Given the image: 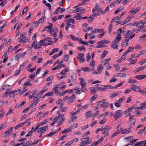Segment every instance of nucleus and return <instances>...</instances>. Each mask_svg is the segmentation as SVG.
I'll return each instance as SVG.
<instances>
[{"label":"nucleus","mask_w":146,"mask_h":146,"mask_svg":"<svg viewBox=\"0 0 146 146\" xmlns=\"http://www.w3.org/2000/svg\"><path fill=\"white\" fill-rule=\"evenodd\" d=\"M82 142L80 144V146H88V145L91 143L92 142L91 139L89 137H87L85 138L81 139Z\"/></svg>","instance_id":"1"},{"label":"nucleus","mask_w":146,"mask_h":146,"mask_svg":"<svg viewBox=\"0 0 146 146\" xmlns=\"http://www.w3.org/2000/svg\"><path fill=\"white\" fill-rule=\"evenodd\" d=\"M111 129L110 127L107 125L103 129V133L104 134V136L106 137L109 135L108 132Z\"/></svg>","instance_id":"2"},{"label":"nucleus","mask_w":146,"mask_h":146,"mask_svg":"<svg viewBox=\"0 0 146 146\" xmlns=\"http://www.w3.org/2000/svg\"><path fill=\"white\" fill-rule=\"evenodd\" d=\"M122 111L121 110H119L117 111L114 114V116L116 119H118L122 115Z\"/></svg>","instance_id":"3"},{"label":"nucleus","mask_w":146,"mask_h":146,"mask_svg":"<svg viewBox=\"0 0 146 146\" xmlns=\"http://www.w3.org/2000/svg\"><path fill=\"white\" fill-rule=\"evenodd\" d=\"M99 84H97L94 87H91L90 88V89L91 90L90 93L92 94H94V93L96 92V90L99 89Z\"/></svg>","instance_id":"4"},{"label":"nucleus","mask_w":146,"mask_h":146,"mask_svg":"<svg viewBox=\"0 0 146 146\" xmlns=\"http://www.w3.org/2000/svg\"><path fill=\"white\" fill-rule=\"evenodd\" d=\"M131 88L136 91L140 92L141 90L140 88L137 86L135 84H133L131 86Z\"/></svg>","instance_id":"5"},{"label":"nucleus","mask_w":146,"mask_h":146,"mask_svg":"<svg viewBox=\"0 0 146 146\" xmlns=\"http://www.w3.org/2000/svg\"><path fill=\"white\" fill-rule=\"evenodd\" d=\"M13 132V131H10L9 129L5 132V133H3L2 134V135L4 137L6 136H8L11 135L12 133Z\"/></svg>","instance_id":"6"},{"label":"nucleus","mask_w":146,"mask_h":146,"mask_svg":"<svg viewBox=\"0 0 146 146\" xmlns=\"http://www.w3.org/2000/svg\"><path fill=\"white\" fill-rule=\"evenodd\" d=\"M129 129H127V128H125L124 129H123L122 128H120V132L122 134H124L125 133L127 134H128L130 132V131L129 130Z\"/></svg>","instance_id":"7"},{"label":"nucleus","mask_w":146,"mask_h":146,"mask_svg":"<svg viewBox=\"0 0 146 146\" xmlns=\"http://www.w3.org/2000/svg\"><path fill=\"white\" fill-rule=\"evenodd\" d=\"M145 141H142L141 142H137L133 146H140L142 145V146H145Z\"/></svg>","instance_id":"8"},{"label":"nucleus","mask_w":146,"mask_h":146,"mask_svg":"<svg viewBox=\"0 0 146 146\" xmlns=\"http://www.w3.org/2000/svg\"><path fill=\"white\" fill-rule=\"evenodd\" d=\"M81 69L84 72L92 71L94 70V68L90 69L89 67H82Z\"/></svg>","instance_id":"9"},{"label":"nucleus","mask_w":146,"mask_h":146,"mask_svg":"<svg viewBox=\"0 0 146 146\" xmlns=\"http://www.w3.org/2000/svg\"><path fill=\"white\" fill-rule=\"evenodd\" d=\"M110 60V58H109L107 59L104 60L102 61V63L104 64V65L105 66H107L110 64L109 62Z\"/></svg>","instance_id":"10"},{"label":"nucleus","mask_w":146,"mask_h":146,"mask_svg":"<svg viewBox=\"0 0 146 146\" xmlns=\"http://www.w3.org/2000/svg\"><path fill=\"white\" fill-rule=\"evenodd\" d=\"M140 7H137L136 9L133 8L130 11L131 13H132V14H135L140 10Z\"/></svg>","instance_id":"11"},{"label":"nucleus","mask_w":146,"mask_h":146,"mask_svg":"<svg viewBox=\"0 0 146 146\" xmlns=\"http://www.w3.org/2000/svg\"><path fill=\"white\" fill-rule=\"evenodd\" d=\"M121 35L120 34H118L117 35V36L113 41L118 43L121 40Z\"/></svg>","instance_id":"12"},{"label":"nucleus","mask_w":146,"mask_h":146,"mask_svg":"<svg viewBox=\"0 0 146 146\" xmlns=\"http://www.w3.org/2000/svg\"><path fill=\"white\" fill-rule=\"evenodd\" d=\"M117 43L118 42L113 41L111 44V46L114 49H117L118 46Z\"/></svg>","instance_id":"13"},{"label":"nucleus","mask_w":146,"mask_h":146,"mask_svg":"<svg viewBox=\"0 0 146 146\" xmlns=\"http://www.w3.org/2000/svg\"><path fill=\"white\" fill-rule=\"evenodd\" d=\"M146 78V75H139L136 76H135V78L139 80H141Z\"/></svg>","instance_id":"14"},{"label":"nucleus","mask_w":146,"mask_h":146,"mask_svg":"<svg viewBox=\"0 0 146 146\" xmlns=\"http://www.w3.org/2000/svg\"><path fill=\"white\" fill-rule=\"evenodd\" d=\"M146 23H143L142 22H139L137 23L136 26L138 27H140L141 28H143L144 27H143V25Z\"/></svg>","instance_id":"15"},{"label":"nucleus","mask_w":146,"mask_h":146,"mask_svg":"<svg viewBox=\"0 0 146 146\" xmlns=\"http://www.w3.org/2000/svg\"><path fill=\"white\" fill-rule=\"evenodd\" d=\"M109 104H110L109 103L106 102L101 104L99 106L101 107H104L105 108H107L109 106Z\"/></svg>","instance_id":"16"},{"label":"nucleus","mask_w":146,"mask_h":146,"mask_svg":"<svg viewBox=\"0 0 146 146\" xmlns=\"http://www.w3.org/2000/svg\"><path fill=\"white\" fill-rule=\"evenodd\" d=\"M146 66V65H145L144 66H141L136 69L135 70V71L136 72H137L142 70H143L145 67Z\"/></svg>","instance_id":"17"},{"label":"nucleus","mask_w":146,"mask_h":146,"mask_svg":"<svg viewBox=\"0 0 146 146\" xmlns=\"http://www.w3.org/2000/svg\"><path fill=\"white\" fill-rule=\"evenodd\" d=\"M46 1L45 0H44L43 1V3L44 4H45L46 6L48 7L49 9L51 10L52 9L51 5L49 3H46Z\"/></svg>","instance_id":"18"},{"label":"nucleus","mask_w":146,"mask_h":146,"mask_svg":"<svg viewBox=\"0 0 146 146\" xmlns=\"http://www.w3.org/2000/svg\"><path fill=\"white\" fill-rule=\"evenodd\" d=\"M25 37H24L22 38H18V40H19V42H22L23 43H25L26 42Z\"/></svg>","instance_id":"19"},{"label":"nucleus","mask_w":146,"mask_h":146,"mask_svg":"<svg viewBox=\"0 0 146 146\" xmlns=\"http://www.w3.org/2000/svg\"><path fill=\"white\" fill-rule=\"evenodd\" d=\"M104 30V29H95L94 30L92 31V33H98V32H101L103 31Z\"/></svg>","instance_id":"20"},{"label":"nucleus","mask_w":146,"mask_h":146,"mask_svg":"<svg viewBox=\"0 0 146 146\" xmlns=\"http://www.w3.org/2000/svg\"><path fill=\"white\" fill-rule=\"evenodd\" d=\"M83 8L80 7L79 8H76L75 10L72 11V12L75 13H77L79 11H81L83 10Z\"/></svg>","instance_id":"21"},{"label":"nucleus","mask_w":146,"mask_h":146,"mask_svg":"<svg viewBox=\"0 0 146 146\" xmlns=\"http://www.w3.org/2000/svg\"><path fill=\"white\" fill-rule=\"evenodd\" d=\"M65 118L64 117L62 118V119L59 121V122L57 126V127H58L60 125H62L63 122L65 121Z\"/></svg>","instance_id":"22"},{"label":"nucleus","mask_w":146,"mask_h":146,"mask_svg":"<svg viewBox=\"0 0 146 146\" xmlns=\"http://www.w3.org/2000/svg\"><path fill=\"white\" fill-rule=\"evenodd\" d=\"M65 21H66L67 22H68L70 23H73V24H74L75 23L74 19L72 18H70L66 20H65Z\"/></svg>","instance_id":"23"},{"label":"nucleus","mask_w":146,"mask_h":146,"mask_svg":"<svg viewBox=\"0 0 146 146\" xmlns=\"http://www.w3.org/2000/svg\"><path fill=\"white\" fill-rule=\"evenodd\" d=\"M37 45V41L35 39L33 42V43L31 45V47L32 48L34 46H35V47Z\"/></svg>","instance_id":"24"},{"label":"nucleus","mask_w":146,"mask_h":146,"mask_svg":"<svg viewBox=\"0 0 146 146\" xmlns=\"http://www.w3.org/2000/svg\"><path fill=\"white\" fill-rule=\"evenodd\" d=\"M95 62L94 61V59H92V61L89 64V65L91 67H94L95 66Z\"/></svg>","instance_id":"25"},{"label":"nucleus","mask_w":146,"mask_h":146,"mask_svg":"<svg viewBox=\"0 0 146 146\" xmlns=\"http://www.w3.org/2000/svg\"><path fill=\"white\" fill-rule=\"evenodd\" d=\"M118 95V93L117 92L115 93H112L110 95V97L111 98H113Z\"/></svg>","instance_id":"26"},{"label":"nucleus","mask_w":146,"mask_h":146,"mask_svg":"<svg viewBox=\"0 0 146 146\" xmlns=\"http://www.w3.org/2000/svg\"><path fill=\"white\" fill-rule=\"evenodd\" d=\"M76 58L81 63L85 61V60L83 59V57H81L78 56H77Z\"/></svg>","instance_id":"27"},{"label":"nucleus","mask_w":146,"mask_h":146,"mask_svg":"<svg viewBox=\"0 0 146 146\" xmlns=\"http://www.w3.org/2000/svg\"><path fill=\"white\" fill-rule=\"evenodd\" d=\"M120 133V131H119V129L117 130L116 131H115V133L113 134L111 136L112 137H113L116 135H117L118 133Z\"/></svg>","instance_id":"28"},{"label":"nucleus","mask_w":146,"mask_h":146,"mask_svg":"<svg viewBox=\"0 0 146 146\" xmlns=\"http://www.w3.org/2000/svg\"><path fill=\"white\" fill-rule=\"evenodd\" d=\"M45 124L43 122H41L38 124L35 128V130H36L38 128H39L40 126H42Z\"/></svg>","instance_id":"29"},{"label":"nucleus","mask_w":146,"mask_h":146,"mask_svg":"<svg viewBox=\"0 0 146 146\" xmlns=\"http://www.w3.org/2000/svg\"><path fill=\"white\" fill-rule=\"evenodd\" d=\"M108 53V52L106 50H104L103 53L102 54L101 56V57L103 58Z\"/></svg>","instance_id":"30"},{"label":"nucleus","mask_w":146,"mask_h":146,"mask_svg":"<svg viewBox=\"0 0 146 146\" xmlns=\"http://www.w3.org/2000/svg\"><path fill=\"white\" fill-rule=\"evenodd\" d=\"M36 130H35V129L34 130H30L29 131L27 134L25 136L26 137H27V136H30V135H31L33 132H35Z\"/></svg>","instance_id":"31"},{"label":"nucleus","mask_w":146,"mask_h":146,"mask_svg":"<svg viewBox=\"0 0 146 146\" xmlns=\"http://www.w3.org/2000/svg\"><path fill=\"white\" fill-rule=\"evenodd\" d=\"M94 19V16H93V15H91L90 16V17H89L88 18V21L89 23L91 22Z\"/></svg>","instance_id":"32"},{"label":"nucleus","mask_w":146,"mask_h":146,"mask_svg":"<svg viewBox=\"0 0 146 146\" xmlns=\"http://www.w3.org/2000/svg\"><path fill=\"white\" fill-rule=\"evenodd\" d=\"M68 71V70L66 68V69L62 70L60 73L62 75H65Z\"/></svg>","instance_id":"33"},{"label":"nucleus","mask_w":146,"mask_h":146,"mask_svg":"<svg viewBox=\"0 0 146 146\" xmlns=\"http://www.w3.org/2000/svg\"><path fill=\"white\" fill-rule=\"evenodd\" d=\"M14 91H12L8 95H9V96L10 97L13 98L16 95V94H15Z\"/></svg>","instance_id":"34"},{"label":"nucleus","mask_w":146,"mask_h":146,"mask_svg":"<svg viewBox=\"0 0 146 146\" xmlns=\"http://www.w3.org/2000/svg\"><path fill=\"white\" fill-rule=\"evenodd\" d=\"M24 124L25 123H22L18 125L16 127H15V129H16L19 128L23 126Z\"/></svg>","instance_id":"35"},{"label":"nucleus","mask_w":146,"mask_h":146,"mask_svg":"<svg viewBox=\"0 0 146 146\" xmlns=\"http://www.w3.org/2000/svg\"><path fill=\"white\" fill-rule=\"evenodd\" d=\"M117 79L114 77H112L110 80V82H116Z\"/></svg>","instance_id":"36"},{"label":"nucleus","mask_w":146,"mask_h":146,"mask_svg":"<svg viewBox=\"0 0 146 146\" xmlns=\"http://www.w3.org/2000/svg\"><path fill=\"white\" fill-rule=\"evenodd\" d=\"M128 83H137L138 82L137 81L134 80H132L131 79H129V80L128 81Z\"/></svg>","instance_id":"37"},{"label":"nucleus","mask_w":146,"mask_h":146,"mask_svg":"<svg viewBox=\"0 0 146 146\" xmlns=\"http://www.w3.org/2000/svg\"><path fill=\"white\" fill-rule=\"evenodd\" d=\"M71 130V128L70 127H69L67 129H66L65 130H64L62 132V134H63L65 133H67L69 131Z\"/></svg>","instance_id":"38"},{"label":"nucleus","mask_w":146,"mask_h":146,"mask_svg":"<svg viewBox=\"0 0 146 146\" xmlns=\"http://www.w3.org/2000/svg\"><path fill=\"white\" fill-rule=\"evenodd\" d=\"M91 56L89 53H88L86 55L87 60L86 61L88 62H89L91 58Z\"/></svg>","instance_id":"39"},{"label":"nucleus","mask_w":146,"mask_h":146,"mask_svg":"<svg viewBox=\"0 0 146 146\" xmlns=\"http://www.w3.org/2000/svg\"><path fill=\"white\" fill-rule=\"evenodd\" d=\"M53 94L54 93L53 92H50L45 94V96H52L53 95Z\"/></svg>","instance_id":"40"},{"label":"nucleus","mask_w":146,"mask_h":146,"mask_svg":"<svg viewBox=\"0 0 146 146\" xmlns=\"http://www.w3.org/2000/svg\"><path fill=\"white\" fill-rule=\"evenodd\" d=\"M145 53V51L144 50L141 51L138 54L137 57H139Z\"/></svg>","instance_id":"41"},{"label":"nucleus","mask_w":146,"mask_h":146,"mask_svg":"<svg viewBox=\"0 0 146 146\" xmlns=\"http://www.w3.org/2000/svg\"><path fill=\"white\" fill-rule=\"evenodd\" d=\"M134 49V47L132 46H129L128 47V49L127 50L129 51V52H132L133 51Z\"/></svg>","instance_id":"42"},{"label":"nucleus","mask_w":146,"mask_h":146,"mask_svg":"<svg viewBox=\"0 0 146 146\" xmlns=\"http://www.w3.org/2000/svg\"><path fill=\"white\" fill-rule=\"evenodd\" d=\"M113 26L111 24H110L109 25V28L108 30L109 31V33H111V31L112 30V29L113 28Z\"/></svg>","instance_id":"43"},{"label":"nucleus","mask_w":146,"mask_h":146,"mask_svg":"<svg viewBox=\"0 0 146 146\" xmlns=\"http://www.w3.org/2000/svg\"><path fill=\"white\" fill-rule=\"evenodd\" d=\"M56 133V132L55 131H52L49 134L47 135L46 136L47 137L48 136H52V135H54Z\"/></svg>","instance_id":"44"},{"label":"nucleus","mask_w":146,"mask_h":146,"mask_svg":"<svg viewBox=\"0 0 146 146\" xmlns=\"http://www.w3.org/2000/svg\"><path fill=\"white\" fill-rule=\"evenodd\" d=\"M146 127H145L144 129H141V130L139 131L138 132V134H142L143 133V132H144V131L145 129H146Z\"/></svg>","instance_id":"45"},{"label":"nucleus","mask_w":146,"mask_h":146,"mask_svg":"<svg viewBox=\"0 0 146 146\" xmlns=\"http://www.w3.org/2000/svg\"><path fill=\"white\" fill-rule=\"evenodd\" d=\"M119 76L121 77H125L126 76V75L125 74L123 73H119L118 74Z\"/></svg>","instance_id":"46"},{"label":"nucleus","mask_w":146,"mask_h":146,"mask_svg":"<svg viewBox=\"0 0 146 146\" xmlns=\"http://www.w3.org/2000/svg\"><path fill=\"white\" fill-rule=\"evenodd\" d=\"M6 0H4L0 4V6L1 7H3L4 6L5 4L6 3Z\"/></svg>","instance_id":"47"},{"label":"nucleus","mask_w":146,"mask_h":146,"mask_svg":"<svg viewBox=\"0 0 146 146\" xmlns=\"http://www.w3.org/2000/svg\"><path fill=\"white\" fill-rule=\"evenodd\" d=\"M20 70H16L15 72L14 75L15 76H16L18 75L20 73Z\"/></svg>","instance_id":"48"},{"label":"nucleus","mask_w":146,"mask_h":146,"mask_svg":"<svg viewBox=\"0 0 146 146\" xmlns=\"http://www.w3.org/2000/svg\"><path fill=\"white\" fill-rule=\"evenodd\" d=\"M80 109H78L77 111L75 112H73V113H72L71 114L73 116V115H75L77 114L78 113H79L80 112Z\"/></svg>","instance_id":"49"},{"label":"nucleus","mask_w":146,"mask_h":146,"mask_svg":"<svg viewBox=\"0 0 146 146\" xmlns=\"http://www.w3.org/2000/svg\"><path fill=\"white\" fill-rule=\"evenodd\" d=\"M124 100L125 98L124 97H122L120 98L117 101V102H118L120 104H121V103Z\"/></svg>","instance_id":"50"},{"label":"nucleus","mask_w":146,"mask_h":146,"mask_svg":"<svg viewBox=\"0 0 146 146\" xmlns=\"http://www.w3.org/2000/svg\"><path fill=\"white\" fill-rule=\"evenodd\" d=\"M68 55H67L65 54L64 55V60L65 62H67L68 61Z\"/></svg>","instance_id":"51"},{"label":"nucleus","mask_w":146,"mask_h":146,"mask_svg":"<svg viewBox=\"0 0 146 146\" xmlns=\"http://www.w3.org/2000/svg\"><path fill=\"white\" fill-rule=\"evenodd\" d=\"M91 111H89L86 112V115L87 117V118L90 117V116Z\"/></svg>","instance_id":"52"},{"label":"nucleus","mask_w":146,"mask_h":146,"mask_svg":"<svg viewBox=\"0 0 146 146\" xmlns=\"http://www.w3.org/2000/svg\"><path fill=\"white\" fill-rule=\"evenodd\" d=\"M123 83H124V82H122L116 85L115 86H114V88H116L117 87H119Z\"/></svg>","instance_id":"53"},{"label":"nucleus","mask_w":146,"mask_h":146,"mask_svg":"<svg viewBox=\"0 0 146 146\" xmlns=\"http://www.w3.org/2000/svg\"><path fill=\"white\" fill-rule=\"evenodd\" d=\"M140 92L143 93V94H146V88L141 89Z\"/></svg>","instance_id":"54"},{"label":"nucleus","mask_w":146,"mask_h":146,"mask_svg":"<svg viewBox=\"0 0 146 146\" xmlns=\"http://www.w3.org/2000/svg\"><path fill=\"white\" fill-rule=\"evenodd\" d=\"M104 138L103 137H102L101 138L99 139L98 140L96 143H97V144H98V143H101L104 139Z\"/></svg>","instance_id":"55"},{"label":"nucleus","mask_w":146,"mask_h":146,"mask_svg":"<svg viewBox=\"0 0 146 146\" xmlns=\"http://www.w3.org/2000/svg\"><path fill=\"white\" fill-rule=\"evenodd\" d=\"M102 42L103 43V44H108L110 42L108 41L107 40H101Z\"/></svg>","instance_id":"56"},{"label":"nucleus","mask_w":146,"mask_h":146,"mask_svg":"<svg viewBox=\"0 0 146 146\" xmlns=\"http://www.w3.org/2000/svg\"><path fill=\"white\" fill-rule=\"evenodd\" d=\"M77 48H78L79 50H84V51L86 50V48L84 47V46H82V47H78Z\"/></svg>","instance_id":"57"},{"label":"nucleus","mask_w":146,"mask_h":146,"mask_svg":"<svg viewBox=\"0 0 146 146\" xmlns=\"http://www.w3.org/2000/svg\"><path fill=\"white\" fill-rule=\"evenodd\" d=\"M99 114V111L98 110L93 114V116H94V118L97 116Z\"/></svg>","instance_id":"58"},{"label":"nucleus","mask_w":146,"mask_h":146,"mask_svg":"<svg viewBox=\"0 0 146 146\" xmlns=\"http://www.w3.org/2000/svg\"><path fill=\"white\" fill-rule=\"evenodd\" d=\"M107 119L104 118L100 122V124H104L106 121Z\"/></svg>","instance_id":"59"},{"label":"nucleus","mask_w":146,"mask_h":146,"mask_svg":"<svg viewBox=\"0 0 146 146\" xmlns=\"http://www.w3.org/2000/svg\"><path fill=\"white\" fill-rule=\"evenodd\" d=\"M28 7H26L23 10L22 12V14H23L25 12L27 11Z\"/></svg>","instance_id":"60"},{"label":"nucleus","mask_w":146,"mask_h":146,"mask_svg":"<svg viewBox=\"0 0 146 146\" xmlns=\"http://www.w3.org/2000/svg\"><path fill=\"white\" fill-rule=\"evenodd\" d=\"M103 68L101 65L99 66L98 67V70H99V71H100V72L102 70Z\"/></svg>","instance_id":"61"},{"label":"nucleus","mask_w":146,"mask_h":146,"mask_svg":"<svg viewBox=\"0 0 146 146\" xmlns=\"http://www.w3.org/2000/svg\"><path fill=\"white\" fill-rule=\"evenodd\" d=\"M100 6L99 5L97 4L96 3V5L95 6V11H97L98 10V9L99 8Z\"/></svg>","instance_id":"62"},{"label":"nucleus","mask_w":146,"mask_h":146,"mask_svg":"<svg viewBox=\"0 0 146 146\" xmlns=\"http://www.w3.org/2000/svg\"><path fill=\"white\" fill-rule=\"evenodd\" d=\"M13 110L11 109L9 110L5 114V115L6 116H7L8 115H9V114L11 113L12 111Z\"/></svg>","instance_id":"63"},{"label":"nucleus","mask_w":146,"mask_h":146,"mask_svg":"<svg viewBox=\"0 0 146 146\" xmlns=\"http://www.w3.org/2000/svg\"><path fill=\"white\" fill-rule=\"evenodd\" d=\"M36 69V67H34V68H31L30 69H28L27 70V71H28L31 72H33L34 70H35Z\"/></svg>","instance_id":"64"}]
</instances>
